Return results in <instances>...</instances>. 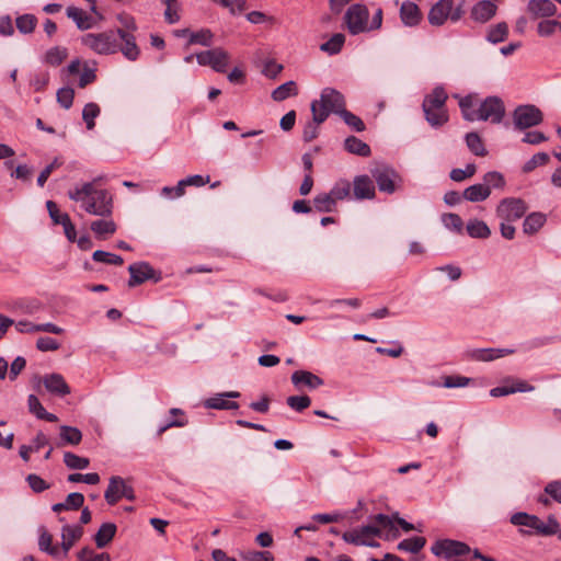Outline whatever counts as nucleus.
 I'll return each instance as SVG.
<instances>
[{"label":"nucleus","instance_id":"f257e3e1","mask_svg":"<svg viewBox=\"0 0 561 561\" xmlns=\"http://www.w3.org/2000/svg\"><path fill=\"white\" fill-rule=\"evenodd\" d=\"M69 196L91 215L102 216L105 213V190L101 181L85 183L69 192Z\"/></svg>","mask_w":561,"mask_h":561},{"label":"nucleus","instance_id":"f03ea898","mask_svg":"<svg viewBox=\"0 0 561 561\" xmlns=\"http://www.w3.org/2000/svg\"><path fill=\"white\" fill-rule=\"evenodd\" d=\"M346 108L345 96L333 88H324L320 93V100L311 103V113L318 123H324L330 114L341 115Z\"/></svg>","mask_w":561,"mask_h":561},{"label":"nucleus","instance_id":"7ed1b4c3","mask_svg":"<svg viewBox=\"0 0 561 561\" xmlns=\"http://www.w3.org/2000/svg\"><path fill=\"white\" fill-rule=\"evenodd\" d=\"M95 71L93 64L76 58L61 69L60 76L67 84H77L79 88H84L95 80Z\"/></svg>","mask_w":561,"mask_h":561},{"label":"nucleus","instance_id":"20e7f679","mask_svg":"<svg viewBox=\"0 0 561 561\" xmlns=\"http://www.w3.org/2000/svg\"><path fill=\"white\" fill-rule=\"evenodd\" d=\"M368 9L364 4H352L345 15L344 21L352 35L368 32Z\"/></svg>","mask_w":561,"mask_h":561},{"label":"nucleus","instance_id":"39448f33","mask_svg":"<svg viewBox=\"0 0 561 561\" xmlns=\"http://www.w3.org/2000/svg\"><path fill=\"white\" fill-rule=\"evenodd\" d=\"M113 39L116 42L119 39L118 48L123 53V55L129 60H136L139 55V48L135 42V37L129 32H126L122 28H117L115 32H107V54L115 51V47L112 48L110 45V41Z\"/></svg>","mask_w":561,"mask_h":561},{"label":"nucleus","instance_id":"423d86ee","mask_svg":"<svg viewBox=\"0 0 561 561\" xmlns=\"http://www.w3.org/2000/svg\"><path fill=\"white\" fill-rule=\"evenodd\" d=\"M505 114L503 101L497 96H488L478 106L477 121H490L493 124L502 122Z\"/></svg>","mask_w":561,"mask_h":561},{"label":"nucleus","instance_id":"0eeeda50","mask_svg":"<svg viewBox=\"0 0 561 561\" xmlns=\"http://www.w3.org/2000/svg\"><path fill=\"white\" fill-rule=\"evenodd\" d=\"M196 60L201 66H209L216 72L224 73L227 71L230 55L220 47L196 54Z\"/></svg>","mask_w":561,"mask_h":561},{"label":"nucleus","instance_id":"6e6552de","mask_svg":"<svg viewBox=\"0 0 561 561\" xmlns=\"http://www.w3.org/2000/svg\"><path fill=\"white\" fill-rule=\"evenodd\" d=\"M377 535H378L377 528H375L373 526L364 525L360 527H356L352 530L345 531L342 535V539L345 542L352 543L355 546H366V547L377 548V547H379V542H377L375 540Z\"/></svg>","mask_w":561,"mask_h":561},{"label":"nucleus","instance_id":"1a4fd4ad","mask_svg":"<svg viewBox=\"0 0 561 561\" xmlns=\"http://www.w3.org/2000/svg\"><path fill=\"white\" fill-rule=\"evenodd\" d=\"M514 124L518 129H526L539 125L542 122V113L535 105H519L515 108Z\"/></svg>","mask_w":561,"mask_h":561},{"label":"nucleus","instance_id":"9d476101","mask_svg":"<svg viewBox=\"0 0 561 561\" xmlns=\"http://www.w3.org/2000/svg\"><path fill=\"white\" fill-rule=\"evenodd\" d=\"M527 211L525 202L520 198H504L500 202L496 214L504 221L513 222L520 219Z\"/></svg>","mask_w":561,"mask_h":561},{"label":"nucleus","instance_id":"9b49d317","mask_svg":"<svg viewBox=\"0 0 561 561\" xmlns=\"http://www.w3.org/2000/svg\"><path fill=\"white\" fill-rule=\"evenodd\" d=\"M432 552L437 557H444L446 559L457 558L459 556H463L470 551V548L467 543L444 539L437 540L431 548Z\"/></svg>","mask_w":561,"mask_h":561},{"label":"nucleus","instance_id":"f8f14e48","mask_svg":"<svg viewBox=\"0 0 561 561\" xmlns=\"http://www.w3.org/2000/svg\"><path fill=\"white\" fill-rule=\"evenodd\" d=\"M123 497L133 501L134 489L123 478L112 477L107 484V504H114Z\"/></svg>","mask_w":561,"mask_h":561},{"label":"nucleus","instance_id":"ddd939ff","mask_svg":"<svg viewBox=\"0 0 561 561\" xmlns=\"http://www.w3.org/2000/svg\"><path fill=\"white\" fill-rule=\"evenodd\" d=\"M240 396L239 391L220 392L206 399L203 404L206 409L213 410H237L239 409V403L230 399H238Z\"/></svg>","mask_w":561,"mask_h":561},{"label":"nucleus","instance_id":"4468645a","mask_svg":"<svg viewBox=\"0 0 561 561\" xmlns=\"http://www.w3.org/2000/svg\"><path fill=\"white\" fill-rule=\"evenodd\" d=\"M353 199H373L376 195L374 181L366 174L356 175L352 183Z\"/></svg>","mask_w":561,"mask_h":561},{"label":"nucleus","instance_id":"2eb2a0df","mask_svg":"<svg viewBox=\"0 0 561 561\" xmlns=\"http://www.w3.org/2000/svg\"><path fill=\"white\" fill-rule=\"evenodd\" d=\"M373 176L380 192L392 194L396 192V180L399 179L398 173L388 167L376 168L373 170Z\"/></svg>","mask_w":561,"mask_h":561},{"label":"nucleus","instance_id":"dca6fc26","mask_svg":"<svg viewBox=\"0 0 561 561\" xmlns=\"http://www.w3.org/2000/svg\"><path fill=\"white\" fill-rule=\"evenodd\" d=\"M290 380L297 390H302L305 388L314 390L324 383L322 378L308 370L294 371L290 376Z\"/></svg>","mask_w":561,"mask_h":561},{"label":"nucleus","instance_id":"f3484780","mask_svg":"<svg viewBox=\"0 0 561 561\" xmlns=\"http://www.w3.org/2000/svg\"><path fill=\"white\" fill-rule=\"evenodd\" d=\"M454 0H439L437 1L428 12V22L433 26L443 25L451 14Z\"/></svg>","mask_w":561,"mask_h":561},{"label":"nucleus","instance_id":"a211bd4d","mask_svg":"<svg viewBox=\"0 0 561 561\" xmlns=\"http://www.w3.org/2000/svg\"><path fill=\"white\" fill-rule=\"evenodd\" d=\"M497 7L490 0L478 1L470 11V16L478 23H486L496 14Z\"/></svg>","mask_w":561,"mask_h":561},{"label":"nucleus","instance_id":"6ab92c4d","mask_svg":"<svg viewBox=\"0 0 561 561\" xmlns=\"http://www.w3.org/2000/svg\"><path fill=\"white\" fill-rule=\"evenodd\" d=\"M128 271L130 274L129 286L139 285L154 276L153 268L146 262L130 264Z\"/></svg>","mask_w":561,"mask_h":561},{"label":"nucleus","instance_id":"aec40b11","mask_svg":"<svg viewBox=\"0 0 561 561\" xmlns=\"http://www.w3.org/2000/svg\"><path fill=\"white\" fill-rule=\"evenodd\" d=\"M83 529L79 525H65L61 528L62 557H66L71 547L82 537Z\"/></svg>","mask_w":561,"mask_h":561},{"label":"nucleus","instance_id":"412c9836","mask_svg":"<svg viewBox=\"0 0 561 561\" xmlns=\"http://www.w3.org/2000/svg\"><path fill=\"white\" fill-rule=\"evenodd\" d=\"M527 10L536 19L550 18L556 14L557 7L551 0H530Z\"/></svg>","mask_w":561,"mask_h":561},{"label":"nucleus","instance_id":"4be33fe9","mask_svg":"<svg viewBox=\"0 0 561 561\" xmlns=\"http://www.w3.org/2000/svg\"><path fill=\"white\" fill-rule=\"evenodd\" d=\"M43 383L47 391L58 396H66L70 393V388L65 378L59 374H50L44 377Z\"/></svg>","mask_w":561,"mask_h":561},{"label":"nucleus","instance_id":"5701e85b","mask_svg":"<svg viewBox=\"0 0 561 561\" xmlns=\"http://www.w3.org/2000/svg\"><path fill=\"white\" fill-rule=\"evenodd\" d=\"M400 18L405 26H415L421 21L419 7L412 1H404L400 8Z\"/></svg>","mask_w":561,"mask_h":561},{"label":"nucleus","instance_id":"b1692460","mask_svg":"<svg viewBox=\"0 0 561 561\" xmlns=\"http://www.w3.org/2000/svg\"><path fill=\"white\" fill-rule=\"evenodd\" d=\"M514 353L512 348H477L470 354L471 358L479 362H491Z\"/></svg>","mask_w":561,"mask_h":561},{"label":"nucleus","instance_id":"393cba45","mask_svg":"<svg viewBox=\"0 0 561 561\" xmlns=\"http://www.w3.org/2000/svg\"><path fill=\"white\" fill-rule=\"evenodd\" d=\"M66 12L67 16L71 19L80 30H89L94 24L93 18L87 14L82 9L70 5L67 8Z\"/></svg>","mask_w":561,"mask_h":561},{"label":"nucleus","instance_id":"a878e982","mask_svg":"<svg viewBox=\"0 0 561 561\" xmlns=\"http://www.w3.org/2000/svg\"><path fill=\"white\" fill-rule=\"evenodd\" d=\"M38 548L41 551L46 552L57 559L62 556L59 548L53 545V536L47 531L45 527L38 528Z\"/></svg>","mask_w":561,"mask_h":561},{"label":"nucleus","instance_id":"bb28decb","mask_svg":"<svg viewBox=\"0 0 561 561\" xmlns=\"http://www.w3.org/2000/svg\"><path fill=\"white\" fill-rule=\"evenodd\" d=\"M329 193L335 203L344 199H353L352 183L346 179H339L334 182Z\"/></svg>","mask_w":561,"mask_h":561},{"label":"nucleus","instance_id":"cd10ccee","mask_svg":"<svg viewBox=\"0 0 561 561\" xmlns=\"http://www.w3.org/2000/svg\"><path fill=\"white\" fill-rule=\"evenodd\" d=\"M60 446L79 445L82 440V433L79 428L73 426L61 425L59 427Z\"/></svg>","mask_w":561,"mask_h":561},{"label":"nucleus","instance_id":"c85d7f7f","mask_svg":"<svg viewBox=\"0 0 561 561\" xmlns=\"http://www.w3.org/2000/svg\"><path fill=\"white\" fill-rule=\"evenodd\" d=\"M447 94L442 87H436L433 92L425 96L423 102V110L427 108H444Z\"/></svg>","mask_w":561,"mask_h":561},{"label":"nucleus","instance_id":"c756f323","mask_svg":"<svg viewBox=\"0 0 561 561\" xmlns=\"http://www.w3.org/2000/svg\"><path fill=\"white\" fill-rule=\"evenodd\" d=\"M489 196L490 192L488 191L486 186H483L482 183L470 185L462 193L463 199L471 203L483 202L489 198Z\"/></svg>","mask_w":561,"mask_h":561},{"label":"nucleus","instance_id":"7c9ffc66","mask_svg":"<svg viewBox=\"0 0 561 561\" xmlns=\"http://www.w3.org/2000/svg\"><path fill=\"white\" fill-rule=\"evenodd\" d=\"M467 232L471 238L486 239L491 234L489 226L480 219H470L466 226Z\"/></svg>","mask_w":561,"mask_h":561},{"label":"nucleus","instance_id":"2f4dec72","mask_svg":"<svg viewBox=\"0 0 561 561\" xmlns=\"http://www.w3.org/2000/svg\"><path fill=\"white\" fill-rule=\"evenodd\" d=\"M346 151L360 157H368L370 154V147L355 136H350L344 141Z\"/></svg>","mask_w":561,"mask_h":561},{"label":"nucleus","instance_id":"473e14b6","mask_svg":"<svg viewBox=\"0 0 561 561\" xmlns=\"http://www.w3.org/2000/svg\"><path fill=\"white\" fill-rule=\"evenodd\" d=\"M368 526H373L378 529L377 537H381L382 531H392L394 527V516L390 517L386 514H377L370 518Z\"/></svg>","mask_w":561,"mask_h":561},{"label":"nucleus","instance_id":"72a5a7b5","mask_svg":"<svg viewBox=\"0 0 561 561\" xmlns=\"http://www.w3.org/2000/svg\"><path fill=\"white\" fill-rule=\"evenodd\" d=\"M546 222V216L541 213L529 214L523 222V231L526 234L536 233Z\"/></svg>","mask_w":561,"mask_h":561},{"label":"nucleus","instance_id":"f704fd0d","mask_svg":"<svg viewBox=\"0 0 561 561\" xmlns=\"http://www.w3.org/2000/svg\"><path fill=\"white\" fill-rule=\"evenodd\" d=\"M81 43L98 54L105 53V37L103 34H85L81 37Z\"/></svg>","mask_w":561,"mask_h":561},{"label":"nucleus","instance_id":"c9c22d12","mask_svg":"<svg viewBox=\"0 0 561 561\" xmlns=\"http://www.w3.org/2000/svg\"><path fill=\"white\" fill-rule=\"evenodd\" d=\"M478 106L479 105L474 102V99L471 95L461 98L459 100V107H460L462 116L466 121H469V122L477 121Z\"/></svg>","mask_w":561,"mask_h":561},{"label":"nucleus","instance_id":"e433bc0d","mask_svg":"<svg viewBox=\"0 0 561 561\" xmlns=\"http://www.w3.org/2000/svg\"><path fill=\"white\" fill-rule=\"evenodd\" d=\"M298 94L297 85L294 81H287L279 87H277L272 92V99L276 102H280L286 100L289 96H295Z\"/></svg>","mask_w":561,"mask_h":561},{"label":"nucleus","instance_id":"4c0bfd02","mask_svg":"<svg viewBox=\"0 0 561 561\" xmlns=\"http://www.w3.org/2000/svg\"><path fill=\"white\" fill-rule=\"evenodd\" d=\"M64 463L70 470H84L89 467L90 460L87 457H81L71 451L64 454Z\"/></svg>","mask_w":561,"mask_h":561},{"label":"nucleus","instance_id":"58836bf2","mask_svg":"<svg viewBox=\"0 0 561 561\" xmlns=\"http://www.w3.org/2000/svg\"><path fill=\"white\" fill-rule=\"evenodd\" d=\"M508 35V25L505 22H500L491 26L486 34V41L492 44L502 43Z\"/></svg>","mask_w":561,"mask_h":561},{"label":"nucleus","instance_id":"ea45409f","mask_svg":"<svg viewBox=\"0 0 561 561\" xmlns=\"http://www.w3.org/2000/svg\"><path fill=\"white\" fill-rule=\"evenodd\" d=\"M468 149L478 157H484L486 149L483 145L481 137L477 133H468L465 137Z\"/></svg>","mask_w":561,"mask_h":561},{"label":"nucleus","instance_id":"a19ab883","mask_svg":"<svg viewBox=\"0 0 561 561\" xmlns=\"http://www.w3.org/2000/svg\"><path fill=\"white\" fill-rule=\"evenodd\" d=\"M314 208L320 213H332L335 210L336 203L330 193H320L313 198Z\"/></svg>","mask_w":561,"mask_h":561},{"label":"nucleus","instance_id":"79ce46f5","mask_svg":"<svg viewBox=\"0 0 561 561\" xmlns=\"http://www.w3.org/2000/svg\"><path fill=\"white\" fill-rule=\"evenodd\" d=\"M423 111L426 121L432 127H440L448 121V115L445 108H425Z\"/></svg>","mask_w":561,"mask_h":561},{"label":"nucleus","instance_id":"37998d69","mask_svg":"<svg viewBox=\"0 0 561 561\" xmlns=\"http://www.w3.org/2000/svg\"><path fill=\"white\" fill-rule=\"evenodd\" d=\"M68 56L66 47L55 46L48 49L45 54V62L50 66L60 65Z\"/></svg>","mask_w":561,"mask_h":561},{"label":"nucleus","instance_id":"c03bdc74","mask_svg":"<svg viewBox=\"0 0 561 561\" xmlns=\"http://www.w3.org/2000/svg\"><path fill=\"white\" fill-rule=\"evenodd\" d=\"M344 43L345 36L342 33H336L329 41L321 44L320 49L330 55H335L341 51Z\"/></svg>","mask_w":561,"mask_h":561},{"label":"nucleus","instance_id":"a18cd8bd","mask_svg":"<svg viewBox=\"0 0 561 561\" xmlns=\"http://www.w3.org/2000/svg\"><path fill=\"white\" fill-rule=\"evenodd\" d=\"M444 227L453 232L462 233L463 221L458 214L448 213L442 216Z\"/></svg>","mask_w":561,"mask_h":561},{"label":"nucleus","instance_id":"49530a36","mask_svg":"<svg viewBox=\"0 0 561 561\" xmlns=\"http://www.w3.org/2000/svg\"><path fill=\"white\" fill-rule=\"evenodd\" d=\"M101 110L95 103H88L82 111V119L87 129L92 130L95 126V118L100 115Z\"/></svg>","mask_w":561,"mask_h":561},{"label":"nucleus","instance_id":"de8ad7c7","mask_svg":"<svg viewBox=\"0 0 561 561\" xmlns=\"http://www.w3.org/2000/svg\"><path fill=\"white\" fill-rule=\"evenodd\" d=\"M483 186L488 187L491 193L493 188H502L505 185V180L502 173L497 171H490L483 175Z\"/></svg>","mask_w":561,"mask_h":561},{"label":"nucleus","instance_id":"09e8293b","mask_svg":"<svg viewBox=\"0 0 561 561\" xmlns=\"http://www.w3.org/2000/svg\"><path fill=\"white\" fill-rule=\"evenodd\" d=\"M72 84H67L57 91V102L65 110H69L72 106L75 99V90Z\"/></svg>","mask_w":561,"mask_h":561},{"label":"nucleus","instance_id":"8fccbe9b","mask_svg":"<svg viewBox=\"0 0 561 561\" xmlns=\"http://www.w3.org/2000/svg\"><path fill=\"white\" fill-rule=\"evenodd\" d=\"M425 543L426 540L424 537H413L399 542L398 549L411 553H417L425 546Z\"/></svg>","mask_w":561,"mask_h":561},{"label":"nucleus","instance_id":"3c124183","mask_svg":"<svg viewBox=\"0 0 561 561\" xmlns=\"http://www.w3.org/2000/svg\"><path fill=\"white\" fill-rule=\"evenodd\" d=\"M37 20L33 14H23L16 18V27L23 34H30L34 31Z\"/></svg>","mask_w":561,"mask_h":561},{"label":"nucleus","instance_id":"603ef678","mask_svg":"<svg viewBox=\"0 0 561 561\" xmlns=\"http://www.w3.org/2000/svg\"><path fill=\"white\" fill-rule=\"evenodd\" d=\"M287 405L296 412H302L311 404L308 396H290L286 399Z\"/></svg>","mask_w":561,"mask_h":561},{"label":"nucleus","instance_id":"864d4df0","mask_svg":"<svg viewBox=\"0 0 561 561\" xmlns=\"http://www.w3.org/2000/svg\"><path fill=\"white\" fill-rule=\"evenodd\" d=\"M70 483H87V484H98L101 481V477L95 472L90 473H71L67 478Z\"/></svg>","mask_w":561,"mask_h":561},{"label":"nucleus","instance_id":"5fc2aeb1","mask_svg":"<svg viewBox=\"0 0 561 561\" xmlns=\"http://www.w3.org/2000/svg\"><path fill=\"white\" fill-rule=\"evenodd\" d=\"M340 117L344 121V123L350 126L355 131L365 130V124L360 117L347 111L346 108L341 113Z\"/></svg>","mask_w":561,"mask_h":561},{"label":"nucleus","instance_id":"6e6d98bb","mask_svg":"<svg viewBox=\"0 0 561 561\" xmlns=\"http://www.w3.org/2000/svg\"><path fill=\"white\" fill-rule=\"evenodd\" d=\"M477 172V167L473 163H469L465 169H453L449 176L455 182H461L466 179L473 176Z\"/></svg>","mask_w":561,"mask_h":561},{"label":"nucleus","instance_id":"4d7b16f0","mask_svg":"<svg viewBox=\"0 0 561 561\" xmlns=\"http://www.w3.org/2000/svg\"><path fill=\"white\" fill-rule=\"evenodd\" d=\"M549 161V156L546 152H538L534 154L525 164L523 165V172L529 173L534 171L539 165H545Z\"/></svg>","mask_w":561,"mask_h":561},{"label":"nucleus","instance_id":"13d9d810","mask_svg":"<svg viewBox=\"0 0 561 561\" xmlns=\"http://www.w3.org/2000/svg\"><path fill=\"white\" fill-rule=\"evenodd\" d=\"M213 33L209 30H201L191 33L190 44H199L203 46H210L213 43Z\"/></svg>","mask_w":561,"mask_h":561},{"label":"nucleus","instance_id":"bf43d9fd","mask_svg":"<svg viewBox=\"0 0 561 561\" xmlns=\"http://www.w3.org/2000/svg\"><path fill=\"white\" fill-rule=\"evenodd\" d=\"M79 561H105V553L98 552L93 548L84 547L78 553Z\"/></svg>","mask_w":561,"mask_h":561},{"label":"nucleus","instance_id":"052dcab7","mask_svg":"<svg viewBox=\"0 0 561 561\" xmlns=\"http://www.w3.org/2000/svg\"><path fill=\"white\" fill-rule=\"evenodd\" d=\"M471 379L463 376H445L442 383L445 388H462L470 383Z\"/></svg>","mask_w":561,"mask_h":561},{"label":"nucleus","instance_id":"680f3d73","mask_svg":"<svg viewBox=\"0 0 561 561\" xmlns=\"http://www.w3.org/2000/svg\"><path fill=\"white\" fill-rule=\"evenodd\" d=\"M321 123H318L316 119H314V114H312V121L308 122L305 127H304V131H302V139L306 141V142H309V141H312L314 138H317L318 134H319V125Z\"/></svg>","mask_w":561,"mask_h":561},{"label":"nucleus","instance_id":"e2e57ef3","mask_svg":"<svg viewBox=\"0 0 561 561\" xmlns=\"http://www.w3.org/2000/svg\"><path fill=\"white\" fill-rule=\"evenodd\" d=\"M26 360L22 356H18L9 366L8 365V376L10 380H15L16 377L21 374V371L25 368Z\"/></svg>","mask_w":561,"mask_h":561},{"label":"nucleus","instance_id":"0e129e2a","mask_svg":"<svg viewBox=\"0 0 561 561\" xmlns=\"http://www.w3.org/2000/svg\"><path fill=\"white\" fill-rule=\"evenodd\" d=\"M36 347L42 352L56 351L60 347V343L48 336H42L36 341Z\"/></svg>","mask_w":561,"mask_h":561},{"label":"nucleus","instance_id":"69168bd1","mask_svg":"<svg viewBox=\"0 0 561 561\" xmlns=\"http://www.w3.org/2000/svg\"><path fill=\"white\" fill-rule=\"evenodd\" d=\"M84 496L82 493L73 492L68 494L67 499L65 500V506L66 510H78L83 505Z\"/></svg>","mask_w":561,"mask_h":561},{"label":"nucleus","instance_id":"338daca9","mask_svg":"<svg viewBox=\"0 0 561 561\" xmlns=\"http://www.w3.org/2000/svg\"><path fill=\"white\" fill-rule=\"evenodd\" d=\"M545 492L556 502L561 503V481L554 480L546 484Z\"/></svg>","mask_w":561,"mask_h":561},{"label":"nucleus","instance_id":"774afa93","mask_svg":"<svg viewBox=\"0 0 561 561\" xmlns=\"http://www.w3.org/2000/svg\"><path fill=\"white\" fill-rule=\"evenodd\" d=\"M245 561H274V557L268 551H249L244 554Z\"/></svg>","mask_w":561,"mask_h":561}]
</instances>
